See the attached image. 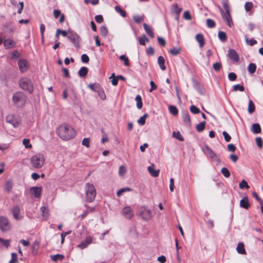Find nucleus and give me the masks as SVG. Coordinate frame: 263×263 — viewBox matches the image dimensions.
Wrapping results in <instances>:
<instances>
[{"instance_id": "1", "label": "nucleus", "mask_w": 263, "mask_h": 263, "mask_svg": "<svg viewBox=\"0 0 263 263\" xmlns=\"http://www.w3.org/2000/svg\"><path fill=\"white\" fill-rule=\"evenodd\" d=\"M58 136L63 140H68L73 138L76 135L74 129L69 125L63 124L57 130Z\"/></svg>"}, {"instance_id": "2", "label": "nucleus", "mask_w": 263, "mask_h": 263, "mask_svg": "<svg viewBox=\"0 0 263 263\" xmlns=\"http://www.w3.org/2000/svg\"><path fill=\"white\" fill-rule=\"evenodd\" d=\"M12 101L15 106L23 107L26 102V96L22 92H16L13 95Z\"/></svg>"}, {"instance_id": "3", "label": "nucleus", "mask_w": 263, "mask_h": 263, "mask_svg": "<svg viewBox=\"0 0 263 263\" xmlns=\"http://www.w3.org/2000/svg\"><path fill=\"white\" fill-rule=\"evenodd\" d=\"M45 159L43 155L36 154L31 158L30 163L31 166L35 168H40L44 164Z\"/></svg>"}, {"instance_id": "4", "label": "nucleus", "mask_w": 263, "mask_h": 263, "mask_svg": "<svg viewBox=\"0 0 263 263\" xmlns=\"http://www.w3.org/2000/svg\"><path fill=\"white\" fill-rule=\"evenodd\" d=\"M86 198L87 201L92 202L96 196V191L93 184L87 183L85 186Z\"/></svg>"}, {"instance_id": "5", "label": "nucleus", "mask_w": 263, "mask_h": 263, "mask_svg": "<svg viewBox=\"0 0 263 263\" xmlns=\"http://www.w3.org/2000/svg\"><path fill=\"white\" fill-rule=\"evenodd\" d=\"M19 85L20 87L29 93L33 91L34 87L31 81L28 78H23L20 80Z\"/></svg>"}, {"instance_id": "6", "label": "nucleus", "mask_w": 263, "mask_h": 263, "mask_svg": "<svg viewBox=\"0 0 263 263\" xmlns=\"http://www.w3.org/2000/svg\"><path fill=\"white\" fill-rule=\"evenodd\" d=\"M203 152L214 161L216 162L217 164L220 163V160L217 157L215 152L208 145H204L202 148Z\"/></svg>"}, {"instance_id": "7", "label": "nucleus", "mask_w": 263, "mask_h": 263, "mask_svg": "<svg viewBox=\"0 0 263 263\" xmlns=\"http://www.w3.org/2000/svg\"><path fill=\"white\" fill-rule=\"evenodd\" d=\"M67 38L76 47L79 48L80 37L77 33L73 31L70 30L69 34L67 36Z\"/></svg>"}, {"instance_id": "8", "label": "nucleus", "mask_w": 263, "mask_h": 263, "mask_svg": "<svg viewBox=\"0 0 263 263\" xmlns=\"http://www.w3.org/2000/svg\"><path fill=\"white\" fill-rule=\"evenodd\" d=\"M139 215L145 221L149 220L153 217L151 210L145 206H143L140 209Z\"/></svg>"}, {"instance_id": "9", "label": "nucleus", "mask_w": 263, "mask_h": 263, "mask_svg": "<svg viewBox=\"0 0 263 263\" xmlns=\"http://www.w3.org/2000/svg\"><path fill=\"white\" fill-rule=\"evenodd\" d=\"M7 122L12 124L15 128L18 127L21 123V119L13 115H9L6 117Z\"/></svg>"}, {"instance_id": "10", "label": "nucleus", "mask_w": 263, "mask_h": 263, "mask_svg": "<svg viewBox=\"0 0 263 263\" xmlns=\"http://www.w3.org/2000/svg\"><path fill=\"white\" fill-rule=\"evenodd\" d=\"M10 224L8 219L4 216H0V229L3 232H6L10 230Z\"/></svg>"}, {"instance_id": "11", "label": "nucleus", "mask_w": 263, "mask_h": 263, "mask_svg": "<svg viewBox=\"0 0 263 263\" xmlns=\"http://www.w3.org/2000/svg\"><path fill=\"white\" fill-rule=\"evenodd\" d=\"M219 9L221 14L222 18L224 19L227 25L231 27L233 24L232 20L231 17L230 11L226 12H224L220 7H219Z\"/></svg>"}, {"instance_id": "12", "label": "nucleus", "mask_w": 263, "mask_h": 263, "mask_svg": "<svg viewBox=\"0 0 263 263\" xmlns=\"http://www.w3.org/2000/svg\"><path fill=\"white\" fill-rule=\"evenodd\" d=\"M11 212L15 220H18L22 219L23 216L20 214V209L18 205L13 206L11 209Z\"/></svg>"}, {"instance_id": "13", "label": "nucleus", "mask_w": 263, "mask_h": 263, "mask_svg": "<svg viewBox=\"0 0 263 263\" xmlns=\"http://www.w3.org/2000/svg\"><path fill=\"white\" fill-rule=\"evenodd\" d=\"M17 64L20 71L23 73L27 70L29 65L26 60L20 59L18 61Z\"/></svg>"}, {"instance_id": "14", "label": "nucleus", "mask_w": 263, "mask_h": 263, "mask_svg": "<svg viewBox=\"0 0 263 263\" xmlns=\"http://www.w3.org/2000/svg\"><path fill=\"white\" fill-rule=\"evenodd\" d=\"M30 193L34 197L39 198L42 193V188L37 186L31 187L30 189Z\"/></svg>"}, {"instance_id": "15", "label": "nucleus", "mask_w": 263, "mask_h": 263, "mask_svg": "<svg viewBox=\"0 0 263 263\" xmlns=\"http://www.w3.org/2000/svg\"><path fill=\"white\" fill-rule=\"evenodd\" d=\"M228 57L235 62H238L239 60V55L236 51L233 49H230L228 51Z\"/></svg>"}, {"instance_id": "16", "label": "nucleus", "mask_w": 263, "mask_h": 263, "mask_svg": "<svg viewBox=\"0 0 263 263\" xmlns=\"http://www.w3.org/2000/svg\"><path fill=\"white\" fill-rule=\"evenodd\" d=\"M92 239L91 237H87L86 239L82 241L78 246V247L81 249L86 248L89 245L92 243Z\"/></svg>"}, {"instance_id": "17", "label": "nucleus", "mask_w": 263, "mask_h": 263, "mask_svg": "<svg viewBox=\"0 0 263 263\" xmlns=\"http://www.w3.org/2000/svg\"><path fill=\"white\" fill-rule=\"evenodd\" d=\"M123 215L125 216L127 219H131L134 214L132 212L131 208L129 206L125 207L122 211Z\"/></svg>"}, {"instance_id": "18", "label": "nucleus", "mask_w": 263, "mask_h": 263, "mask_svg": "<svg viewBox=\"0 0 263 263\" xmlns=\"http://www.w3.org/2000/svg\"><path fill=\"white\" fill-rule=\"evenodd\" d=\"M147 170L151 175L154 177H157L159 174V170H155L154 164H152L147 167Z\"/></svg>"}, {"instance_id": "19", "label": "nucleus", "mask_w": 263, "mask_h": 263, "mask_svg": "<svg viewBox=\"0 0 263 263\" xmlns=\"http://www.w3.org/2000/svg\"><path fill=\"white\" fill-rule=\"evenodd\" d=\"M240 206L248 209L250 206V203L248 197H244L240 201Z\"/></svg>"}, {"instance_id": "20", "label": "nucleus", "mask_w": 263, "mask_h": 263, "mask_svg": "<svg viewBox=\"0 0 263 263\" xmlns=\"http://www.w3.org/2000/svg\"><path fill=\"white\" fill-rule=\"evenodd\" d=\"M4 45L5 48L10 49L13 48L15 45V43L14 41L11 39H6L4 40Z\"/></svg>"}, {"instance_id": "21", "label": "nucleus", "mask_w": 263, "mask_h": 263, "mask_svg": "<svg viewBox=\"0 0 263 263\" xmlns=\"http://www.w3.org/2000/svg\"><path fill=\"white\" fill-rule=\"evenodd\" d=\"M144 29L146 33L151 37H154V33L151 28V27L146 23H144L143 25Z\"/></svg>"}, {"instance_id": "22", "label": "nucleus", "mask_w": 263, "mask_h": 263, "mask_svg": "<svg viewBox=\"0 0 263 263\" xmlns=\"http://www.w3.org/2000/svg\"><path fill=\"white\" fill-rule=\"evenodd\" d=\"M236 250L239 254H246V251L245 249L244 244L242 242H239L237 245Z\"/></svg>"}, {"instance_id": "23", "label": "nucleus", "mask_w": 263, "mask_h": 263, "mask_svg": "<svg viewBox=\"0 0 263 263\" xmlns=\"http://www.w3.org/2000/svg\"><path fill=\"white\" fill-rule=\"evenodd\" d=\"M195 39H196L197 42H198L199 43V46L200 47H203V46L204 44V40L203 35L200 33H198V34H196V35L195 36Z\"/></svg>"}, {"instance_id": "24", "label": "nucleus", "mask_w": 263, "mask_h": 263, "mask_svg": "<svg viewBox=\"0 0 263 263\" xmlns=\"http://www.w3.org/2000/svg\"><path fill=\"white\" fill-rule=\"evenodd\" d=\"M251 131L254 134H258L261 132V127L258 123H254L252 125Z\"/></svg>"}, {"instance_id": "25", "label": "nucleus", "mask_w": 263, "mask_h": 263, "mask_svg": "<svg viewBox=\"0 0 263 263\" xmlns=\"http://www.w3.org/2000/svg\"><path fill=\"white\" fill-rule=\"evenodd\" d=\"M88 69L86 67H82L78 71L79 76L80 77H85L88 73Z\"/></svg>"}, {"instance_id": "26", "label": "nucleus", "mask_w": 263, "mask_h": 263, "mask_svg": "<svg viewBox=\"0 0 263 263\" xmlns=\"http://www.w3.org/2000/svg\"><path fill=\"white\" fill-rule=\"evenodd\" d=\"M158 63L160 68L162 70H164L166 69V67L164 65L165 60L164 58L162 56H159L158 58Z\"/></svg>"}, {"instance_id": "27", "label": "nucleus", "mask_w": 263, "mask_h": 263, "mask_svg": "<svg viewBox=\"0 0 263 263\" xmlns=\"http://www.w3.org/2000/svg\"><path fill=\"white\" fill-rule=\"evenodd\" d=\"M13 185V184L12 181L11 180H8L5 184L4 188L5 191L10 193L12 191Z\"/></svg>"}, {"instance_id": "28", "label": "nucleus", "mask_w": 263, "mask_h": 263, "mask_svg": "<svg viewBox=\"0 0 263 263\" xmlns=\"http://www.w3.org/2000/svg\"><path fill=\"white\" fill-rule=\"evenodd\" d=\"M88 87L93 91L97 92L99 91V90L101 88L100 85L98 83L90 84L88 85Z\"/></svg>"}, {"instance_id": "29", "label": "nucleus", "mask_w": 263, "mask_h": 263, "mask_svg": "<svg viewBox=\"0 0 263 263\" xmlns=\"http://www.w3.org/2000/svg\"><path fill=\"white\" fill-rule=\"evenodd\" d=\"M40 243L37 241H34L32 246V253L36 254L37 253L39 248Z\"/></svg>"}, {"instance_id": "30", "label": "nucleus", "mask_w": 263, "mask_h": 263, "mask_svg": "<svg viewBox=\"0 0 263 263\" xmlns=\"http://www.w3.org/2000/svg\"><path fill=\"white\" fill-rule=\"evenodd\" d=\"M255 107L253 102L250 100L249 101V105L248 107V110L249 113L252 114L255 110Z\"/></svg>"}, {"instance_id": "31", "label": "nucleus", "mask_w": 263, "mask_h": 263, "mask_svg": "<svg viewBox=\"0 0 263 263\" xmlns=\"http://www.w3.org/2000/svg\"><path fill=\"white\" fill-rule=\"evenodd\" d=\"M182 118L184 122L186 123H190V117L187 111H183L182 112Z\"/></svg>"}, {"instance_id": "32", "label": "nucleus", "mask_w": 263, "mask_h": 263, "mask_svg": "<svg viewBox=\"0 0 263 263\" xmlns=\"http://www.w3.org/2000/svg\"><path fill=\"white\" fill-rule=\"evenodd\" d=\"M135 100L137 102V107L138 109H141L142 107L143 103L141 96L138 95L136 97Z\"/></svg>"}, {"instance_id": "33", "label": "nucleus", "mask_w": 263, "mask_h": 263, "mask_svg": "<svg viewBox=\"0 0 263 263\" xmlns=\"http://www.w3.org/2000/svg\"><path fill=\"white\" fill-rule=\"evenodd\" d=\"M256 69V66L254 63H250L248 67V70L250 74H253Z\"/></svg>"}, {"instance_id": "34", "label": "nucleus", "mask_w": 263, "mask_h": 263, "mask_svg": "<svg viewBox=\"0 0 263 263\" xmlns=\"http://www.w3.org/2000/svg\"><path fill=\"white\" fill-rule=\"evenodd\" d=\"M100 33L102 36H106L108 34V29L107 27L105 26H101L100 28Z\"/></svg>"}, {"instance_id": "35", "label": "nucleus", "mask_w": 263, "mask_h": 263, "mask_svg": "<svg viewBox=\"0 0 263 263\" xmlns=\"http://www.w3.org/2000/svg\"><path fill=\"white\" fill-rule=\"evenodd\" d=\"M205 121L202 122L198 124L196 127V130L199 132H202L204 130V129L205 128Z\"/></svg>"}, {"instance_id": "36", "label": "nucleus", "mask_w": 263, "mask_h": 263, "mask_svg": "<svg viewBox=\"0 0 263 263\" xmlns=\"http://www.w3.org/2000/svg\"><path fill=\"white\" fill-rule=\"evenodd\" d=\"M148 117V114H145L143 116L141 117L137 121L139 124L143 125L145 123L146 118Z\"/></svg>"}, {"instance_id": "37", "label": "nucleus", "mask_w": 263, "mask_h": 263, "mask_svg": "<svg viewBox=\"0 0 263 263\" xmlns=\"http://www.w3.org/2000/svg\"><path fill=\"white\" fill-rule=\"evenodd\" d=\"M168 109L171 114L175 116L177 115L178 113V110L177 108L173 105H170L168 107Z\"/></svg>"}, {"instance_id": "38", "label": "nucleus", "mask_w": 263, "mask_h": 263, "mask_svg": "<svg viewBox=\"0 0 263 263\" xmlns=\"http://www.w3.org/2000/svg\"><path fill=\"white\" fill-rule=\"evenodd\" d=\"M218 35L219 40L222 42H225L227 40V35L224 32L221 31H219Z\"/></svg>"}, {"instance_id": "39", "label": "nucleus", "mask_w": 263, "mask_h": 263, "mask_svg": "<svg viewBox=\"0 0 263 263\" xmlns=\"http://www.w3.org/2000/svg\"><path fill=\"white\" fill-rule=\"evenodd\" d=\"M181 51V48H173L171 49L169 52L173 55H177L180 53Z\"/></svg>"}, {"instance_id": "40", "label": "nucleus", "mask_w": 263, "mask_h": 263, "mask_svg": "<svg viewBox=\"0 0 263 263\" xmlns=\"http://www.w3.org/2000/svg\"><path fill=\"white\" fill-rule=\"evenodd\" d=\"M115 9L116 10V11L117 12L119 13L122 16H123V17L126 16V12L124 10L122 9L120 6H115Z\"/></svg>"}, {"instance_id": "41", "label": "nucleus", "mask_w": 263, "mask_h": 263, "mask_svg": "<svg viewBox=\"0 0 263 263\" xmlns=\"http://www.w3.org/2000/svg\"><path fill=\"white\" fill-rule=\"evenodd\" d=\"M245 40L246 43L251 46H253L257 43V42L255 39L252 38L251 39L249 40V39L247 37V35H245Z\"/></svg>"}, {"instance_id": "42", "label": "nucleus", "mask_w": 263, "mask_h": 263, "mask_svg": "<svg viewBox=\"0 0 263 263\" xmlns=\"http://www.w3.org/2000/svg\"><path fill=\"white\" fill-rule=\"evenodd\" d=\"M132 190L129 187H124V188H122V189H121L120 190H119L117 193V196L118 197H120L122 193H123L124 192H129V191H131Z\"/></svg>"}, {"instance_id": "43", "label": "nucleus", "mask_w": 263, "mask_h": 263, "mask_svg": "<svg viewBox=\"0 0 263 263\" xmlns=\"http://www.w3.org/2000/svg\"><path fill=\"white\" fill-rule=\"evenodd\" d=\"M221 173L226 178H228L230 176V173L226 167H222L221 170Z\"/></svg>"}, {"instance_id": "44", "label": "nucleus", "mask_w": 263, "mask_h": 263, "mask_svg": "<svg viewBox=\"0 0 263 263\" xmlns=\"http://www.w3.org/2000/svg\"><path fill=\"white\" fill-rule=\"evenodd\" d=\"M253 7V4L252 2H246L245 4V9L247 12L251 11Z\"/></svg>"}, {"instance_id": "45", "label": "nucleus", "mask_w": 263, "mask_h": 263, "mask_svg": "<svg viewBox=\"0 0 263 263\" xmlns=\"http://www.w3.org/2000/svg\"><path fill=\"white\" fill-rule=\"evenodd\" d=\"M239 187L240 189H243L244 188L249 189L250 187L247 182L244 179L239 183Z\"/></svg>"}, {"instance_id": "46", "label": "nucleus", "mask_w": 263, "mask_h": 263, "mask_svg": "<svg viewBox=\"0 0 263 263\" xmlns=\"http://www.w3.org/2000/svg\"><path fill=\"white\" fill-rule=\"evenodd\" d=\"M41 211L42 213V215L44 217L47 218L48 217V210L45 206H42L41 208Z\"/></svg>"}, {"instance_id": "47", "label": "nucleus", "mask_w": 263, "mask_h": 263, "mask_svg": "<svg viewBox=\"0 0 263 263\" xmlns=\"http://www.w3.org/2000/svg\"><path fill=\"white\" fill-rule=\"evenodd\" d=\"M234 91H243L245 90V87L242 85H240L239 84H236L233 87Z\"/></svg>"}, {"instance_id": "48", "label": "nucleus", "mask_w": 263, "mask_h": 263, "mask_svg": "<svg viewBox=\"0 0 263 263\" xmlns=\"http://www.w3.org/2000/svg\"><path fill=\"white\" fill-rule=\"evenodd\" d=\"M51 258L53 261H56L58 260H62L64 258V256L61 254H57L51 256Z\"/></svg>"}, {"instance_id": "49", "label": "nucleus", "mask_w": 263, "mask_h": 263, "mask_svg": "<svg viewBox=\"0 0 263 263\" xmlns=\"http://www.w3.org/2000/svg\"><path fill=\"white\" fill-rule=\"evenodd\" d=\"M173 136L180 141H183V138L182 137V135H181L179 132H177V133L175 132H173Z\"/></svg>"}, {"instance_id": "50", "label": "nucleus", "mask_w": 263, "mask_h": 263, "mask_svg": "<svg viewBox=\"0 0 263 263\" xmlns=\"http://www.w3.org/2000/svg\"><path fill=\"white\" fill-rule=\"evenodd\" d=\"M119 59L124 61V64L125 66H129V60H128V59L126 57H125V55H123V54L121 55L119 57Z\"/></svg>"}, {"instance_id": "51", "label": "nucleus", "mask_w": 263, "mask_h": 263, "mask_svg": "<svg viewBox=\"0 0 263 263\" xmlns=\"http://www.w3.org/2000/svg\"><path fill=\"white\" fill-rule=\"evenodd\" d=\"M206 25L208 27L212 28L215 26V23L213 20L208 18L206 20Z\"/></svg>"}, {"instance_id": "52", "label": "nucleus", "mask_w": 263, "mask_h": 263, "mask_svg": "<svg viewBox=\"0 0 263 263\" xmlns=\"http://www.w3.org/2000/svg\"><path fill=\"white\" fill-rule=\"evenodd\" d=\"M17 255L15 253H11V259L9 261V263H17Z\"/></svg>"}, {"instance_id": "53", "label": "nucleus", "mask_w": 263, "mask_h": 263, "mask_svg": "<svg viewBox=\"0 0 263 263\" xmlns=\"http://www.w3.org/2000/svg\"><path fill=\"white\" fill-rule=\"evenodd\" d=\"M213 69L216 71H219L221 69V68L222 67V65H221V63L216 62L213 65Z\"/></svg>"}, {"instance_id": "54", "label": "nucleus", "mask_w": 263, "mask_h": 263, "mask_svg": "<svg viewBox=\"0 0 263 263\" xmlns=\"http://www.w3.org/2000/svg\"><path fill=\"white\" fill-rule=\"evenodd\" d=\"M190 111L194 114H197L200 112V110L195 105H192L190 107Z\"/></svg>"}, {"instance_id": "55", "label": "nucleus", "mask_w": 263, "mask_h": 263, "mask_svg": "<svg viewBox=\"0 0 263 263\" xmlns=\"http://www.w3.org/2000/svg\"><path fill=\"white\" fill-rule=\"evenodd\" d=\"M90 139L88 138H84L82 140V144L84 146H85L86 147L88 148L90 146Z\"/></svg>"}, {"instance_id": "56", "label": "nucleus", "mask_w": 263, "mask_h": 263, "mask_svg": "<svg viewBox=\"0 0 263 263\" xmlns=\"http://www.w3.org/2000/svg\"><path fill=\"white\" fill-rule=\"evenodd\" d=\"M257 145L259 148H262L263 146L262 140L260 137H257L255 139Z\"/></svg>"}, {"instance_id": "57", "label": "nucleus", "mask_w": 263, "mask_h": 263, "mask_svg": "<svg viewBox=\"0 0 263 263\" xmlns=\"http://www.w3.org/2000/svg\"><path fill=\"white\" fill-rule=\"evenodd\" d=\"M222 6L225 10V12H228L230 11L228 0H223L222 1Z\"/></svg>"}, {"instance_id": "58", "label": "nucleus", "mask_w": 263, "mask_h": 263, "mask_svg": "<svg viewBox=\"0 0 263 263\" xmlns=\"http://www.w3.org/2000/svg\"><path fill=\"white\" fill-rule=\"evenodd\" d=\"M228 78L230 81H234L237 78V76L234 72H230L228 74Z\"/></svg>"}, {"instance_id": "59", "label": "nucleus", "mask_w": 263, "mask_h": 263, "mask_svg": "<svg viewBox=\"0 0 263 263\" xmlns=\"http://www.w3.org/2000/svg\"><path fill=\"white\" fill-rule=\"evenodd\" d=\"M252 196L257 200V201L260 204H262L263 200L258 196L256 192H253Z\"/></svg>"}, {"instance_id": "60", "label": "nucleus", "mask_w": 263, "mask_h": 263, "mask_svg": "<svg viewBox=\"0 0 263 263\" xmlns=\"http://www.w3.org/2000/svg\"><path fill=\"white\" fill-rule=\"evenodd\" d=\"M97 92L99 96L102 100H104L106 99V95L101 88L100 89L99 91H98Z\"/></svg>"}, {"instance_id": "61", "label": "nucleus", "mask_w": 263, "mask_h": 263, "mask_svg": "<svg viewBox=\"0 0 263 263\" xmlns=\"http://www.w3.org/2000/svg\"><path fill=\"white\" fill-rule=\"evenodd\" d=\"M23 143L27 148H30L32 146L31 144H30V140L28 139H24Z\"/></svg>"}, {"instance_id": "62", "label": "nucleus", "mask_w": 263, "mask_h": 263, "mask_svg": "<svg viewBox=\"0 0 263 263\" xmlns=\"http://www.w3.org/2000/svg\"><path fill=\"white\" fill-rule=\"evenodd\" d=\"M89 58L86 54H83L81 56V61L83 63H87L89 62Z\"/></svg>"}, {"instance_id": "63", "label": "nucleus", "mask_w": 263, "mask_h": 263, "mask_svg": "<svg viewBox=\"0 0 263 263\" xmlns=\"http://www.w3.org/2000/svg\"><path fill=\"white\" fill-rule=\"evenodd\" d=\"M126 172V167L123 165L120 166L119 170V174L120 176H122L125 174Z\"/></svg>"}, {"instance_id": "64", "label": "nucleus", "mask_w": 263, "mask_h": 263, "mask_svg": "<svg viewBox=\"0 0 263 263\" xmlns=\"http://www.w3.org/2000/svg\"><path fill=\"white\" fill-rule=\"evenodd\" d=\"M133 19L136 23H139L143 20V17L140 15H135L133 17Z\"/></svg>"}]
</instances>
